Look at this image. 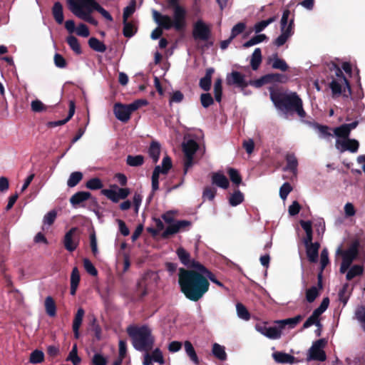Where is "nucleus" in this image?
<instances>
[{
	"label": "nucleus",
	"instance_id": "e433bc0d",
	"mask_svg": "<svg viewBox=\"0 0 365 365\" xmlns=\"http://www.w3.org/2000/svg\"><path fill=\"white\" fill-rule=\"evenodd\" d=\"M184 347L186 354L190 357V359L195 364H197L199 363V360L197 356L195 353L193 346L189 341H186L184 344Z\"/></svg>",
	"mask_w": 365,
	"mask_h": 365
},
{
	"label": "nucleus",
	"instance_id": "9b49d317",
	"mask_svg": "<svg viewBox=\"0 0 365 365\" xmlns=\"http://www.w3.org/2000/svg\"><path fill=\"white\" fill-rule=\"evenodd\" d=\"M198 149V144L195 140L185 138L182 143V150L185 156V173L187 172L189 168L192 165L193 155Z\"/></svg>",
	"mask_w": 365,
	"mask_h": 365
},
{
	"label": "nucleus",
	"instance_id": "2f4dec72",
	"mask_svg": "<svg viewBox=\"0 0 365 365\" xmlns=\"http://www.w3.org/2000/svg\"><path fill=\"white\" fill-rule=\"evenodd\" d=\"M160 145L158 142H153L149 148L148 153L150 157L153 159V163H156L160 156Z\"/></svg>",
	"mask_w": 365,
	"mask_h": 365
},
{
	"label": "nucleus",
	"instance_id": "58836bf2",
	"mask_svg": "<svg viewBox=\"0 0 365 365\" xmlns=\"http://www.w3.org/2000/svg\"><path fill=\"white\" fill-rule=\"evenodd\" d=\"M44 304L46 313L51 317H54L56 313V307L53 298L51 297H47L45 299Z\"/></svg>",
	"mask_w": 365,
	"mask_h": 365
},
{
	"label": "nucleus",
	"instance_id": "c9c22d12",
	"mask_svg": "<svg viewBox=\"0 0 365 365\" xmlns=\"http://www.w3.org/2000/svg\"><path fill=\"white\" fill-rule=\"evenodd\" d=\"M262 61L261 50L259 48L255 49L251 58V66L253 70H257Z\"/></svg>",
	"mask_w": 365,
	"mask_h": 365
},
{
	"label": "nucleus",
	"instance_id": "09e8293b",
	"mask_svg": "<svg viewBox=\"0 0 365 365\" xmlns=\"http://www.w3.org/2000/svg\"><path fill=\"white\" fill-rule=\"evenodd\" d=\"M86 186L90 190H98L103 187V184L99 178H93L87 181Z\"/></svg>",
	"mask_w": 365,
	"mask_h": 365
},
{
	"label": "nucleus",
	"instance_id": "13d9d810",
	"mask_svg": "<svg viewBox=\"0 0 365 365\" xmlns=\"http://www.w3.org/2000/svg\"><path fill=\"white\" fill-rule=\"evenodd\" d=\"M246 25L245 23L240 22L233 26L231 31V38H234L235 36L242 33L245 29Z\"/></svg>",
	"mask_w": 365,
	"mask_h": 365
},
{
	"label": "nucleus",
	"instance_id": "7c9ffc66",
	"mask_svg": "<svg viewBox=\"0 0 365 365\" xmlns=\"http://www.w3.org/2000/svg\"><path fill=\"white\" fill-rule=\"evenodd\" d=\"M57 216V212L56 210H51L47 212L43 218V226L42 230H46L48 227H50L55 221Z\"/></svg>",
	"mask_w": 365,
	"mask_h": 365
},
{
	"label": "nucleus",
	"instance_id": "6ab92c4d",
	"mask_svg": "<svg viewBox=\"0 0 365 365\" xmlns=\"http://www.w3.org/2000/svg\"><path fill=\"white\" fill-rule=\"evenodd\" d=\"M76 228L73 227L66 233L63 240V245L65 248L69 251L73 252L75 250L78 245V240L75 237Z\"/></svg>",
	"mask_w": 365,
	"mask_h": 365
},
{
	"label": "nucleus",
	"instance_id": "b1692460",
	"mask_svg": "<svg viewBox=\"0 0 365 365\" xmlns=\"http://www.w3.org/2000/svg\"><path fill=\"white\" fill-rule=\"evenodd\" d=\"M88 6L89 9H95L98 11L106 20L109 21H113L111 15L104 9L95 0H87Z\"/></svg>",
	"mask_w": 365,
	"mask_h": 365
},
{
	"label": "nucleus",
	"instance_id": "39448f33",
	"mask_svg": "<svg viewBox=\"0 0 365 365\" xmlns=\"http://www.w3.org/2000/svg\"><path fill=\"white\" fill-rule=\"evenodd\" d=\"M337 139L336 140V148L340 152L349 150L351 153H356L359 148V142L355 139L349 138L350 134L347 126L341 125L335 128L333 130Z\"/></svg>",
	"mask_w": 365,
	"mask_h": 365
},
{
	"label": "nucleus",
	"instance_id": "864d4df0",
	"mask_svg": "<svg viewBox=\"0 0 365 365\" xmlns=\"http://www.w3.org/2000/svg\"><path fill=\"white\" fill-rule=\"evenodd\" d=\"M236 309H237V316L240 318L245 319V320H248L250 319V314H249L248 311L247 310L246 307L243 304H242L240 303L237 304Z\"/></svg>",
	"mask_w": 365,
	"mask_h": 365
},
{
	"label": "nucleus",
	"instance_id": "412c9836",
	"mask_svg": "<svg viewBox=\"0 0 365 365\" xmlns=\"http://www.w3.org/2000/svg\"><path fill=\"white\" fill-rule=\"evenodd\" d=\"M91 198L92 199L93 202L96 203V198H92L91 194L90 192L81 191V192H78L75 193L71 197L70 202L73 206H75V205H79L80 203H81L86 200H88Z\"/></svg>",
	"mask_w": 365,
	"mask_h": 365
},
{
	"label": "nucleus",
	"instance_id": "37998d69",
	"mask_svg": "<svg viewBox=\"0 0 365 365\" xmlns=\"http://www.w3.org/2000/svg\"><path fill=\"white\" fill-rule=\"evenodd\" d=\"M355 317L363 330L365 331V307H358L355 312Z\"/></svg>",
	"mask_w": 365,
	"mask_h": 365
},
{
	"label": "nucleus",
	"instance_id": "1a4fd4ad",
	"mask_svg": "<svg viewBox=\"0 0 365 365\" xmlns=\"http://www.w3.org/2000/svg\"><path fill=\"white\" fill-rule=\"evenodd\" d=\"M289 10H284L280 21L281 34L274 41V44L278 47L284 45L294 33V19H289Z\"/></svg>",
	"mask_w": 365,
	"mask_h": 365
},
{
	"label": "nucleus",
	"instance_id": "774afa93",
	"mask_svg": "<svg viewBox=\"0 0 365 365\" xmlns=\"http://www.w3.org/2000/svg\"><path fill=\"white\" fill-rule=\"evenodd\" d=\"M200 101L204 108H207L213 103V99L210 93H203L200 96Z\"/></svg>",
	"mask_w": 365,
	"mask_h": 365
},
{
	"label": "nucleus",
	"instance_id": "a211bd4d",
	"mask_svg": "<svg viewBox=\"0 0 365 365\" xmlns=\"http://www.w3.org/2000/svg\"><path fill=\"white\" fill-rule=\"evenodd\" d=\"M226 81L228 85H235L242 88L246 87L248 84L245 81V76L237 71H233L228 74L226 78Z\"/></svg>",
	"mask_w": 365,
	"mask_h": 365
},
{
	"label": "nucleus",
	"instance_id": "de8ad7c7",
	"mask_svg": "<svg viewBox=\"0 0 365 365\" xmlns=\"http://www.w3.org/2000/svg\"><path fill=\"white\" fill-rule=\"evenodd\" d=\"M267 39V36L264 34H259L254 37H252L250 40L245 42L243 44V46L245 48L252 46L254 45H256L259 43H261Z\"/></svg>",
	"mask_w": 365,
	"mask_h": 365
},
{
	"label": "nucleus",
	"instance_id": "cd10ccee",
	"mask_svg": "<svg viewBox=\"0 0 365 365\" xmlns=\"http://www.w3.org/2000/svg\"><path fill=\"white\" fill-rule=\"evenodd\" d=\"M244 199L243 193L239 190H237L230 195L228 201L231 206L235 207L241 204L244 201Z\"/></svg>",
	"mask_w": 365,
	"mask_h": 365
},
{
	"label": "nucleus",
	"instance_id": "e2e57ef3",
	"mask_svg": "<svg viewBox=\"0 0 365 365\" xmlns=\"http://www.w3.org/2000/svg\"><path fill=\"white\" fill-rule=\"evenodd\" d=\"M151 359L154 362L159 363L160 364H163L164 363V359L163 356V354L159 349H155L152 354L150 355Z\"/></svg>",
	"mask_w": 365,
	"mask_h": 365
},
{
	"label": "nucleus",
	"instance_id": "c85d7f7f",
	"mask_svg": "<svg viewBox=\"0 0 365 365\" xmlns=\"http://www.w3.org/2000/svg\"><path fill=\"white\" fill-rule=\"evenodd\" d=\"M52 13L56 21L61 24L63 21V6L59 2H56L52 9Z\"/></svg>",
	"mask_w": 365,
	"mask_h": 365
},
{
	"label": "nucleus",
	"instance_id": "9d476101",
	"mask_svg": "<svg viewBox=\"0 0 365 365\" xmlns=\"http://www.w3.org/2000/svg\"><path fill=\"white\" fill-rule=\"evenodd\" d=\"M335 77L330 84L331 89L334 95H344L348 96L351 94V88L347 79L344 76L342 71L336 67L334 70Z\"/></svg>",
	"mask_w": 365,
	"mask_h": 365
},
{
	"label": "nucleus",
	"instance_id": "20e7f679",
	"mask_svg": "<svg viewBox=\"0 0 365 365\" xmlns=\"http://www.w3.org/2000/svg\"><path fill=\"white\" fill-rule=\"evenodd\" d=\"M128 334L132 337L133 346L139 351H148L153 344L151 330L145 326L128 329Z\"/></svg>",
	"mask_w": 365,
	"mask_h": 365
},
{
	"label": "nucleus",
	"instance_id": "a19ab883",
	"mask_svg": "<svg viewBox=\"0 0 365 365\" xmlns=\"http://www.w3.org/2000/svg\"><path fill=\"white\" fill-rule=\"evenodd\" d=\"M282 330L278 327H267V331L265 336L271 339H277L281 337Z\"/></svg>",
	"mask_w": 365,
	"mask_h": 365
},
{
	"label": "nucleus",
	"instance_id": "680f3d73",
	"mask_svg": "<svg viewBox=\"0 0 365 365\" xmlns=\"http://www.w3.org/2000/svg\"><path fill=\"white\" fill-rule=\"evenodd\" d=\"M31 106L34 112H42L46 110V106L39 100L33 101Z\"/></svg>",
	"mask_w": 365,
	"mask_h": 365
},
{
	"label": "nucleus",
	"instance_id": "c756f323",
	"mask_svg": "<svg viewBox=\"0 0 365 365\" xmlns=\"http://www.w3.org/2000/svg\"><path fill=\"white\" fill-rule=\"evenodd\" d=\"M177 254L182 264H184L186 266H190L191 267L195 268L192 266V264H193V263L197 264V262H195V261L190 262V259H189L190 255L183 248H181V247L178 248L177 250Z\"/></svg>",
	"mask_w": 365,
	"mask_h": 365
},
{
	"label": "nucleus",
	"instance_id": "4468645a",
	"mask_svg": "<svg viewBox=\"0 0 365 365\" xmlns=\"http://www.w3.org/2000/svg\"><path fill=\"white\" fill-rule=\"evenodd\" d=\"M329 304V300L328 298L323 299L320 306L313 312L312 314L304 323L303 329L309 328L314 324L317 327H320L319 317L328 308Z\"/></svg>",
	"mask_w": 365,
	"mask_h": 365
},
{
	"label": "nucleus",
	"instance_id": "c03bdc74",
	"mask_svg": "<svg viewBox=\"0 0 365 365\" xmlns=\"http://www.w3.org/2000/svg\"><path fill=\"white\" fill-rule=\"evenodd\" d=\"M136 6L135 0H132L129 5L124 9L123 21H125L135 12Z\"/></svg>",
	"mask_w": 365,
	"mask_h": 365
},
{
	"label": "nucleus",
	"instance_id": "0e129e2a",
	"mask_svg": "<svg viewBox=\"0 0 365 365\" xmlns=\"http://www.w3.org/2000/svg\"><path fill=\"white\" fill-rule=\"evenodd\" d=\"M329 260V254L327 249L324 248L322 250L320 256V264L322 271L325 268V267L328 264Z\"/></svg>",
	"mask_w": 365,
	"mask_h": 365
},
{
	"label": "nucleus",
	"instance_id": "5701e85b",
	"mask_svg": "<svg viewBox=\"0 0 365 365\" xmlns=\"http://www.w3.org/2000/svg\"><path fill=\"white\" fill-rule=\"evenodd\" d=\"M305 247L308 259L311 262H317L319 257V250L320 247L319 243L314 242L312 245L305 246Z\"/></svg>",
	"mask_w": 365,
	"mask_h": 365
},
{
	"label": "nucleus",
	"instance_id": "f03ea898",
	"mask_svg": "<svg viewBox=\"0 0 365 365\" xmlns=\"http://www.w3.org/2000/svg\"><path fill=\"white\" fill-rule=\"evenodd\" d=\"M168 9L173 11V17L168 15L160 14L157 11H153L154 21L159 26L170 29H175L176 31H182L187 26V11L179 4L178 0H167Z\"/></svg>",
	"mask_w": 365,
	"mask_h": 365
},
{
	"label": "nucleus",
	"instance_id": "4d7b16f0",
	"mask_svg": "<svg viewBox=\"0 0 365 365\" xmlns=\"http://www.w3.org/2000/svg\"><path fill=\"white\" fill-rule=\"evenodd\" d=\"M143 163V157L142 155H129L127 158V163L130 166H138L142 165Z\"/></svg>",
	"mask_w": 365,
	"mask_h": 365
},
{
	"label": "nucleus",
	"instance_id": "bb28decb",
	"mask_svg": "<svg viewBox=\"0 0 365 365\" xmlns=\"http://www.w3.org/2000/svg\"><path fill=\"white\" fill-rule=\"evenodd\" d=\"M80 282V273L77 267H74L71 274V294L75 295Z\"/></svg>",
	"mask_w": 365,
	"mask_h": 365
},
{
	"label": "nucleus",
	"instance_id": "423d86ee",
	"mask_svg": "<svg viewBox=\"0 0 365 365\" xmlns=\"http://www.w3.org/2000/svg\"><path fill=\"white\" fill-rule=\"evenodd\" d=\"M66 1L69 9L76 16L93 25H98V21L91 15L95 9H89L87 0H66Z\"/></svg>",
	"mask_w": 365,
	"mask_h": 365
},
{
	"label": "nucleus",
	"instance_id": "0eeeda50",
	"mask_svg": "<svg viewBox=\"0 0 365 365\" xmlns=\"http://www.w3.org/2000/svg\"><path fill=\"white\" fill-rule=\"evenodd\" d=\"M148 103V102L145 99H138L128 105L116 103L113 106V112L118 120L125 123L130 120L133 112Z\"/></svg>",
	"mask_w": 365,
	"mask_h": 365
},
{
	"label": "nucleus",
	"instance_id": "ea45409f",
	"mask_svg": "<svg viewBox=\"0 0 365 365\" xmlns=\"http://www.w3.org/2000/svg\"><path fill=\"white\" fill-rule=\"evenodd\" d=\"M346 272V278L347 280H351L355 277L362 274L363 267L361 265L356 264L351 267H349Z\"/></svg>",
	"mask_w": 365,
	"mask_h": 365
},
{
	"label": "nucleus",
	"instance_id": "69168bd1",
	"mask_svg": "<svg viewBox=\"0 0 365 365\" xmlns=\"http://www.w3.org/2000/svg\"><path fill=\"white\" fill-rule=\"evenodd\" d=\"M291 190L292 186L287 182L284 183L279 190V195L281 198L284 200Z\"/></svg>",
	"mask_w": 365,
	"mask_h": 365
},
{
	"label": "nucleus",
	"instance_id": "79ce46f5",
	"mask_svg": "<svg viewBox=\"0 0 365 365\" xmlns=\"http://www.w3.org/2000/svg\"><path fill=\"white\" fill-rule=\"evenodd\" d=\"M82 178L83 175L81 172L72 173L67 181L68 186L71 187L76 186L81 180Z\"/></svg>",
	"mask_w": 365,
	"mask_h": 365
},
{
	"label": "nucleus",
	"instance_id": "5fc2aeb1",
	"mask_svg": "<svg viewBox=\"0 0 365 365\" xmlns=\"http://www.w3.org/2000/svg\"><path fill=\"white\" fill-rule=\"evenodd\" d=\"M222 80L218 78L215 81L214 84L215 98L217 102H220L222 99Z\"/></svg>",
	"mask_w": 365,
	"mask_h": 365
},
{
	"label": "nucleus",
	"instance_id": "603ef678",
	"mask_svg": "<svg viewBox=\"0 0 365 365\" xmlns=\"http://www.w3.org/2000/svg\"><path fill=\"white\" fill-rule=\"evenodd\" d=\"M286 160L287 163L286 169L290 170L294 173L298 164L296 157L292 154H289L287 155Z\"/></svg>",
	"mask_w": 365,
	"mask_h": 365
},
{
	"label": "nucleus",
	"instance_id": "3c124183",
	"mask_svg": "<svg viewBox=\"0 0 365 365\" xmlns=\"http://www.w3.org/2000/svg\"><path fill=\"white\" fill-rule=\"evenodd\" d=\"M276 20L275 17H271L265 21H262L257 23L254 26V30L256 33H259L262 30H264L268 25L272 24Z\"/></svg>",
	"mask_w": 365,
	"mask_h": 365
},
{
	"label": "nucleus",
	"instance_id": "dca6fc26",
	"mask_svg": "<svg viewBox=\"0 0 365 365\" xmlns=\"http://www.w3.org/2000/svg\"><path fill=\"white\" fill-rule=\"evenodd\" d=\"M191 226V222L188 220H179L171 223L168 226L164 232L163 233V237H168V235L178 233L181 231L187 230Z\"/></svg>",
	"mask_w": 365,
	"mask_h": 365
},
{
	"label": "nucleus",
	"instance_id": "72a5a7b5",
	"mask_svg": "<svg viewBox=\"0 0 365 365\" xmlns=\"http://www.w3.org/2000/svg\"><path fill=\"white\" fill-rule=\"evenodd\" d=\"M101 193L113 202H118L120 200L117 189L113 187V185L110 189L102 190Z\"/></svg>",
	"mask_w": 365,
	"mask_h": 365
},
{
	"label": "nucleus",
	"instance_id": "052dcab7",
	"mask_svg": "<svg viewBox=\"0 0 365 365\" xmlns=\"http://www.w3.org/2000/svg\"><path fill=\"white\" fill-rule=\"evenodd\" d=\"M83 266H84V268L86 270V272L88 273H89L91 275H92V276L97 275L98 272H97L96 269L95 268V267L93 266V264H92V262L89 259H83Z\"/></svg>",
	"mask_w": 365,
	"mask_h": 365
},
{
	"label": "nucleus",
	"instance_id": "473e14b6",
	"mask_svg": "<svg viewBox=\"0 0 365 365\" xmlns=\"http://www.w3.org/2000/svg\"><path fill=\"white\" fill-rule=\"evenodd\" d=\"M88 44L93 50L97 52L103 53L106 50V45L98 38L94 37H92L88 40Z\"/></svg>",
	"mask_w": 365,
	"mask_h": 365
},
{
	"label": "nucleus",
	"instance_id": "ddd939ff",
	"mask_svg": "<svg viewBox=\"0 0 365 365\" xmlns=\"http://www.w3.org/2000/svg\"><path fill=\"white\" fill-rule=\"evenodd\" d=\"M327 341L324 339L316 341L313 343L308 351L307 361L317 360L324 361L326 359V354L324 348Z\"/></svg>",
	"mask_w": 365,
	"mask_h": 365
},
{
	"label": "nucleus",
	"instance_id": "7ed1b4c3",
	"mask_svg": "<svg viewBox=\"0 0 365 365\" xmlns=\"http://www.w3.org/2000/svg\"><path fill=\"white\" fill-rule=\"evenodd\" d=\"M270 97L276 107L282 110H294L302 118L305 116V111L302 108V101L296 93H292L280 96L278 93L271 91Z\"/></svg>",
	"mask_w": 365,
	"mask_h": 365
},
{
	"label": "nucleus",
	"instance_id": "bf43d9fd",
	"mask_svg": "<svg viewBox=\"0 0 365 365\" xmlns=\"http://www.w3.org/2000/svg\"><path fill=\"white\" fill-rule=\"evenodd\" d=\"M84 310L82 308H79L76 314V316L73 319V327H76V328H80L83 318L84 316Z\"/></svg>",
	"mask_w": 365,
	"mask_h": 365
},
{
	"label": "nucleus",
	"instance_id": "f8f14e48",
	"mask_svg": "<svg viewBox=\"0 0 365 365\" xmlns=\"http://www.w3.org/2000/svg\"><path fill=\"white\" fill-rule=\"evenodd\" d=\"M172 167V162L168 156H165L161 165L155 168L152 175V190L156 191L159 188V176L160 174L165 175Z\"/></svg>",
	"mask_w": 365,
	"mask_h": 365
},
{
	"label": "nucleus",
	"instance_id": "f704fd0d",
	"mask_svg": "<svg viewBox=\"0 0 365 365\" xmlns=\"http://www.w3.org/2000/svg\"><path fill=\"white\" fill-rule=\"evenodd\" d=\"M66 41L70 46V48L73 51V52L76 54L81 53V48L78 40L74 36L71 35L68 36L66 38Z\"/></svg>",
	"mask_w": 365,
	"mask_h": 365
},
{
	"label": "nucleus",
	"instance_id": "6e6552de",
	"mask_svg": "<svg viewBox=\"0 0 365 365\" xmlns=\"http://www.w3.org/2000/svg\"><path fill=\"white\" fill-rule=\"evenodd\" d=\"M336 255L341 257L342 262L339 271L341 274H344L359 255V243L354 242L346 250H343L342 247L339 246L336 251Z\"/></svg>",
	"mask_w": 365,
	"mask_h": 365
},
{
	"label": "nucleus",
	"instance_id": "6e6d98bb",
	"mask_svg": "<svg viewBox=\"0 0 365 365\" xmlns=\"http://www.w3.org/2000/svg\"><path fill=\"white\" fill-rule=\"evenodd\" d=\"M319 296V289L316 287H312L308 289L306 292V299L309 302H312Z\"/></svg>",
	"mask_w": 365,
	"mask_h": 365
},
{
	"label": "nucleus",
	"instance_id": "2eb2a0df",
	"mask_svg": "<svg viewBox=\"0 0 365 365\" xmlns=\"http://www.w3.org/2000/svg\"><path fill=\"white\" fill-rule=\"evenodd\" d=\"M192 36L195 40L207 41L210 36V26L203 21H197L193 26Z\"/></svg>",
	"mask_w": 365,
	"mask_h": 365
},
{
	"label": "nucleus",
	"instance_id": "4be33fe9",
	"mask_svg": "<svg viewBox=\"0 0 365 365\" xmlns=\"http://www.w3.org/2000/svg\"><path fill=\"white\" fill-rule=\"evenodd\" d=\"M212 183L222 189H227L230 185L227 177L223 173L220 172L212 174Z\"/></svg>",
	"mask_w": 365,
	"mask_h": 365
},
{
	"label": "nucleus",
	"instance_id": "8fccbe9b",
	"mask_svg": "<svg viewBox=\"0 0 365 365\" xmlns=\"http://www.w3.org/2000/svg\"><path fill=\"white\" fill-rule=\"evenodd\" d=\"M123 22V34L126 37H131L133 36L135 31L136 29L131 23L128 22V20H125V21Z\"/></svg>",
	"mask_w": 365,
	"mask_h": 365
},
{
	"label": "nucleus",
	"instance_id": "49530a36",
	"mask_svg": "<svg viewBox=\"0 0 365 365\" xmlns=\"http://www.w3.org/2000/svg\"><path fill=\"white\" fill-rule=\"evenodd\" d=\"M227 173L231 181L236 185H239L242 182V178L239 172L234 168H229Z\"/></svg>",
	"mask_w": 365,
	"mask_h": 365
},
{
	"label": "nucleus",
	"instance_id": "a18cd8bd",
	"mask_svg": "<svg viewBox=\"0 0 365 365\" xmlns=\"http://www.w3.org/2000/svg\"><path fill=\"white\" fill-rule=\"evenodd\" d=\"M44 354L40 350H35L30 355L29 361L31 364H38L43 361Z\"/></svg>",
	"mask_w": 365,
	"mask_h": 365
},
{
	"label": "nucleus",
	"instance_id": "aec40b11",
	"mask_svg": "<svg viewBox=\"0 0 365 365\" xmlns=\"http://www.w3.org/2000/svg\"><path fill=\"white\" fill-rule=\"evenodd\" d=\"M272 357L277 363L279 364H294L299 361L292 355L282 351L274 352Z\"/></svg>",
	"mask_w": 365,
	"mask_h": 365
},
{
	"label": "nucleus",
	"instance_id": "338daca9",
	"mask_svg": "<svg viewBox=\"0 0 365 365\" xmlns=\"http://www.w3.org/2000/svg\"><path fill=\"white\" fill-rule=\"evenodd\" d=\"M216 189L207 187L204 190L202 197L208 200H212L216 195Z\"/></svg>",
	"mask_w": 365,
	"mask_h": 365
},
{
	"label": "nucleus",
	"instance_id": "a878e982",
	"mask_svg": "<svg viewBox=\"0 0 365 365\" xmlns=\"http://www.w3.org/2000/svg\"><path fill=\"white\" fill-rule=\"evenodd\" d=\"M303 319V316L297 315L292 318H289L283 320H279L276 322L281 330L285 327L289 326V328H294L298 323H299Z\"/></svg>",
	"mask_w": 365,
	"mask_h": 365
},
{
	"label": "nucleus",
	"instance_id": "393cba45",
	"mask_svg": "<svg viewBox=\"0 0 365 365\" xmlns=\"http://www.w3.org/2000/svg\"><path fill=\"white\" fill-rule=\"evenodd\" d=\"M268 62L271 64L272 67L275 69L285 71L288 68L287 63L283 59L279 58L277 54L270 56L268 59Z\"/></svg>",
	"mask_w": 365,
	"mask_h": 365
},
{
	"label": "nucleus",
	"instance_id": "f257e3e1",
	"mask_svg": "<svg viewBox=\"0 0 365 365\" xmlns=\"http://www.w3.org/2000/svg\"><path fill=\"white\" fill-rule=\"evenodd\" d=\"M192 266L199 272L187 271L184 269H180L179 272V284L182 292L187 298L192 301H197L208 290L209 282L202 274H206L212 282L224 287L223 284L202 264L193 263Z\"/></svg>",
	"mask_w": 365,
	"mask_h": 365
},
{
	"label": "nucleus",
	"instance_id": "f3484780",
	"mask_svg": "<svg viewBox=\"0 0 365 365\" xmlns=\"http://www.w3.org/2000/svg\"><path fill=\"white\" fill-rule=\"evenodd\" d=\"M65 28L68 33L76 34L82 37H88L90 35L88 28L83 24H80L77 27L75 26V22L73 20H68L65 22Z\"/></svg>",
	"mask_w": 365,
	"mask_h": 365
},
{
	"label": "nucleus",
	"instance_id": "4c0bfd02",
	"mask_svg": "<svg viewBox=\"0 0 365 365\" xmlns=\"http://www.w3.org/2000/svg\"><path fill=\"white\" fill-rule=\"evenodd\" d=\"M212 354L221 361H224L227 358V354L223 346L215 343L212 346Z\"/></svg>",
	"mask_w": 365,
	"mask_h": 365
}]
</instances>
